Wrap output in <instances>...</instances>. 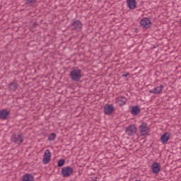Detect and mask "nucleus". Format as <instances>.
Returning a JSON list of instances; mask_svg holds the SVG:
<instances>
[{
    "label": "nucleus",
    "instance_id": "5701e85b",
    "mask_svg": "<svg viewBox=\"0 0 181 181\" xmlns=\"http://www.w3.org/2000/svg\"><path fill=\"white\" fill-rule=\"evenodd\" d=\"M37 26V23L35 22L33 23V28H36Z\"/></svg>",
    "mask_w": 181,
    "mask_h": 181
},
{
    "label": "nucleus",
    "instance_id": "9b49d317",
    "mask_svg": "<svg viewBox=\"0 0 181 181\" xmlns=\"http://www.w3.org/2000/svg\"><path fill=\"white\" fill-rule=\"evenodd\" d=\"M165 88V86L163 85H160L156 88H154L153 89H151L148 91V93H151V94H162V89Z\"/></svg>",
    "mask_w": 181,
    "mask_h": 181
},
{
    "label": "nucleus",
    "instance_id": "f257e3e1",
    "mask_svg": "<svg viewBox=\"0 0 181 181\" xmlns=\"http://www.w3.org/2000/svg\"><path fill=\"white\" fill-rule=\"evenodd\" d=\"M69 77L71 78L72 81L78 82L79 80H81V77H83V74H81V69H73L70 72Z\"/></svg>",
    "mask_w": 181,
    "mask_h": 181
},
{
    "label": "nucleus",
    "instance_id": "6e6552de",
    "mask_svg": "<svg viewBox=\"0 0 181 181\" xmlns=\"http://www.w3.org/2000/svg\"><path fill=\"white\" fill-rule=\"evenodd\" d=\"M11 141L14 142V144H17V145H21L22 142H23V137L22 136V134H13L11 137Z\"/></svg>",
    "mask_w": 181,
    "mask_h": 181
},
{
    "label": "nucleus",
    "instance_id": "0eeeda50",
    "mask_svg": "<svg viewBox=\"0 0 181 181\" xmlns=\"http://www.w3.org/2000/svg\"><path fill=\"white\" fill-rule=\"evenodd\" d=\"M115 111V108L112 104H107L104 106V114L105 115H111V114H112Z\"/></svg>",
    "mask_w": 181,
    "mask_h": 181
},
{
    "label": "nucleus",
    "instance_id": "4468645a",
    "mask_svg": "<svg viewBox=\"0 0 181 181\" xmlns=\"http://www.w3.org/2000/svg\"><path fill=\"white\" fill-rule=\"evenodd\" d=\"M127 5L129 9H135L136 8V0H127Z\"/></svg>",
    "mask_w": 181,
    "mask_h": 181
},
{
    "label": "nucleus",
    "instance_id": "dca6fc26",
    "mask_svg": "<svg viewBox=\"0 0 181 181\" xmlns=\"http://www.w3.org/2000/svg\"><path fill=\"white\" fill-rule=\"evenodd\" d=\"M130 112L132 114V115H138V114L141 112V108H139V106L138 105L132 106L131 107Z\"/></svg>",
    "mask_w": 181,
    "mask_h": 181
},
{
    "label": "nucleus",
    "instance_id": "a211bd4d",
    "mask_svg": "<svg viewBox=\"0 0 181 181\" xmlns=\"http://www.w3.org/2000/svg\"><path fill=\"white\" fill-rule=\"evenodd\" d=\"M34 179L33 175L27 173L23 176L22 181H33Z\"/></svg>",
    "mask_w": 181,
    "mask_h": 181
},
{
    "label": "nucleus",
    "instance_id": "f03ea898",
    "mask_svg": "<svg viewBox=\"0 0 181 181\" xmlns=\"http://www.w3.org/2000/svg\"><path fill=\"white\" fill-rule=\"evenodd\" d=\"M140 134L141 136H148L149 135V127H148V123L143 122L139 126Z\"/></svg>",
    "mask_w": 181,
    "mask_h": 181
},
{
    "label": "nucleus",
    "instance_id": "4be33fe9",
    "mask_svg": "<svg viewBox=\"0 0 181 181\" xmlns=\"http://www.w3.org/2000/svg\"><path fill=\"white\" fill-rule=\"evenodd\" d=\"M130 74L129 72H124V74L122 75V77H128Z\"/></svg>",
    "mask_w": 181,
    "mask_h": 181
},
{
    "label": "nucleus",
    "instance_id": "ddd939ff",
    "mask_svg": "<svg viewBox=\"0 0 181 181\" xmlns=\"http://www.w3.org/2000/svg\"><path fill=\"white\" fill-rule=\"evenodd\" d=\"M8 115H11V112H9V110L4 109L0 111V119H6Z\"/></svg>",
    "mask_w": 181,
    "mask_h": 181
},
{
    "label": "nucleus",
    "instance_id": "aec40b11",
    "mask_svg": "<svg viewBox=\"0 0 181 181\" xmlns=\"http://www.w3.org/2000/svg\"><path fill=\"white\" fill-rule=\"evenodd\" d=\"M65 163H66L65 159H60L58 160L57 166H58V168H62V167L64 166Z\"/></svg>",
    "mask_w": 181,
    "mask_h": 181
},
{
    "label": "nucleus",
    "instance_id": "412c9836",
    "mask_svg": "<svg viewBox=\"0 0 181 181\" xmlns=\"http://www.w3.org/2000/svg\"><path fill=\"white\" fill-rule=\"evenodd\" d=\"M54 139H56L55 133H51L48 136V141H54Z\"/></svg>",
    "mask_w": 181,
    "mask_h": 181
},
{
    "label": "nucleus",
    "instance_id": "1a4fd4ad",
    "mask_svg": "<svg viewBox=\"0 0 181 181\" xmlns=\"http://www.w3.org/2000/svg\"><path fill=\"white\" fill-rule=\"evenodd\" d=\"M151 170H152V173L154 175L159 174V172H160V163H157V162H154L151 165Z\"/></svg>",
    "mask_w": 181,
    "mask_h": 181
},
{
    "label": "nucleus",
    "instance_id": "f8f14e48",
    "mask_svg": "<svg viewBox=\"0 0 181 181\" xmlns=\"http://www.w3.org/2000/svg\"><path fill=\"white\" fill-rule=\"evenodd\" d=\"M169 139H170V133L169 132H165L160 136L162 144H167Z\"/></svg>",
    "mask_w": 181,
    "mask_h": 181
},
{
    "label": "nucleus",
    "instance_id": "6ab92c4d",
    "mask_svg": "<svg viewBox=\"0 0 181 181\" xmlns=\"http://www.w3.org/2000/svg\"><path fill=\"white\" fill-rule=\"evenodd\" d=\"M25 2V5H28V6H33L36 2H37V0H24Z\"/></svg>",
    "mask_w": 181,
    "mask_h": 181
},
{
    "label": "nucleus",
    "instance_id": "20e7f679",
    "mask_svg": "<svg viewBox=\"0 0 181 181\" xmlns=\"http://www.w3.org/2000/svg\"><path fill=\"white\" fill-rule=\"evenodd\" d=\"M74 173V170L70 166H66L62 168V175L63 177H70Z\"/></svg>",
    "mask_w": 181,
    "mask_h": 181
},
{
    "label": "nucleus",
    "instance_id": "f3484780",
    "mask_svg": "<svg viewBox=\"0 0 181 181\" xmlns=\"http://www.w3.org/2000/svg\"><path fill=\"white\" fill-rule=\"evenodd\" d=\"M8 90L9 91H13V93H15V91H16V89L18 88V87H19V85H18V83L16 82H11L8 84Z\"/></svg>",
    "mask_w": 181,
    "mask_h": 181
},
{
    "label": "nucleus",
    "instance_id": "9d476101",
    "mask_svg": "<svg viewBox=\"0 0 181 181\" xmlns=\"http://www.w3.org/2000/svg\"><path fill=\"white\" fill-rule=\"evenodd\" d=\"M126 133L129 136L136 134V126L135 124L129 125L128 127L126 128Z\"/></svg>",
    "mask_w": 181,
    "mask_h": 181
},
{
    "label": "nucleus",
    "instance_id": "2eb2a0df",
    "mask_svg": "<svg viewBox=\"0 0 181 181\" xmlns=\"http://www.w3.org/2000/svg\"><path fill=\"white\" fill-rule=\"evenodd\" d=\"M116 101L120 105H125V104H127V101H128V100H127V98L120 95V96L116 98Z\"/></svg>",
    "mask_w": 181,
    "mask_h": 181
},
{
    "label": "nucleus",
    "instance_id": "39448f33",
    "mask_svg": "<svg viewBox=\"0 0 181 181\" xmlns=\"http://www.w3.org/2000/svg\"><path fill=\"white\" fill-rule=\"evenodd\" d=\"M140 25L141 28H144V29H149V28H151V25H152V22L149 18H143L140 21Z\"/></svg>",
    "mask_w": 181,
    "mask_h": 181
},
{
    "label": "nucleus",
    "instance_id": "423d86ee",
    "mask_svg": "<svg viewBox=\"0 0 181 181\" xmlns=\"http://www.w3.org/2000/svg\"><path fill=\"white\" fill-rule=\"evenodd\" d=\"M52 160V153L50 150L47 149L44 153V158L42 159V163L44 165H47Z\"/></svg>",
    "mask_w": 181,
    "mask_h": 181
},
{
    "label": "nucleus",
    "instance_id": "7ed1b4c3",
    "mask_svg": "<svg viewBox=\"0 0 181 181\" xmlns=\"http://www.w3.org/2000/svg\"><path fill=\"white\" fill-rule=\"evenodd\" d=\"M71 28V30H81V28H83V23H81L79 20L73 19L71 20V23L70 25Z\"/></svg>",
    "mask_w": 181,
    "mask_h": 181
}]
</instances>
